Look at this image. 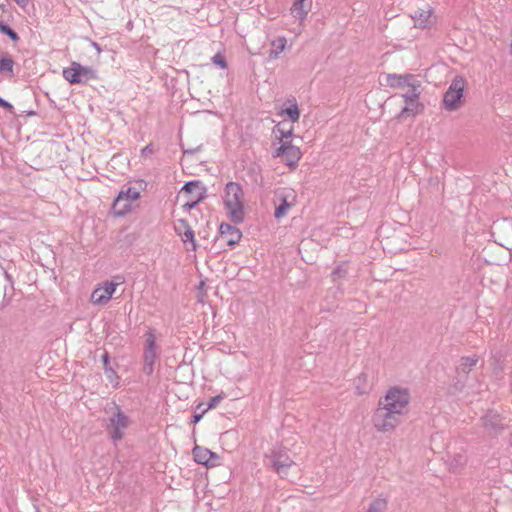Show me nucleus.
Wrapping results in <instances>:
<instances>
[{
  "label": "nucleus",
  "mask_w": 512,
  "mask_h": 512,
  "mask_svg": "<svg viewBox=\"0 0 512 512\" xmlns=\"http://www.w3.org/2000/svg\"><path fill=\"white\" fill-rule=\"evenodd\" d=\"M223 202L230 220L235 224L244 221V191L237 182H228L224 188Z\"/></svg>",
  "instance_id": "f257e3e1"
},
{
  "label": "nucleus",
  "mask_w": 512,
  "mask_h": 512,
  "mask_svg": "<svg viewBox=\"0 0 512 512\" xmlns=\"http://www.w3.org/2000/svg\"><path fill=\"white\" fill-rule=\"evenodd\" d=\"M410 392L407 388L394 386L387 390L384 397H381L378 403L385 408L403 416L410 403Z\"/></svg>",
  "instance_id": "f03ea898"
},
{
  "label": "nucleus",
  "mask_w": 512,
  "mask_h": 512,
  "mask_svg": "<svg viewBox=\"0 0 512 512\" xmlns=\"http://www.w3.org/2000/svg\"><path fill=\"white\" fill-rule=\"evenodd\" d=\"M130 425L129 417L122 411L121 407L114 404V411L108 418L106 424V431L109 435L110 440L117 444L125 436V430Z\"/></svg>",
  "instance_id": "7ed1b4c3"
},
{
  "label": "nucleus",
  "mask_w": 512,
  "mask_h": 512,
  "mask_svg": "<svg viewBox=\"0 0 512 512\" xmlns=\"http://www.w3.org/2000/svg\"><path fill=\"white\" fill-rule=\"evenodd\" d=\"M372 422L375 429L379 432H392L401 422V416L397 413H392L391 410L385 408L378 403L373 416Z\"/></svg>",
  "instance_id": "20e7f679"
},
{
  "label": "nucleus",
  "mask_w": 512,
  "mask_h": 512,
  "mask_svg": "<svg viewBox=\"0 0 512 512\" xmlns=\"http://www.w3.org/2000/svg\"><path fill=\"white\" fill-rule=\"evenodd\" d=\"M267 461L266 466L275 471L281 478L288 475V470L295 462L290 458L286 449H273L269 454L265 455Z\"/></svg>",
  "instance_id": "39448f33"
},
{
  "label": "nucleus",
  "mask_w": 512,
  "mask_h": 512,
  "mask_svg": "<svg viewBox=\"0 0 512 512\" xmlns=\"http://www.w3.org/2000/svg\"><path fill=\"white\" fill-rule=\"evenodd\" d=\"M62 74L70 84H86L90 80L98 79V75L92 67L82 66L75 61L69 67L64 68Z\"/></svg>",
  "instance_id": "423d86ee"
},
{
  "label": "nucleus",
  "mask_w": 512,
  "mask_h": 512,
  "mask_svg": "<svg viewBox=\"0 0 512 512\" xmlns=\"http://www.w3.org/2000/svg\"><path fill=\"white\" fill-rule=\"evenodd\" d=\"M145 345L143 351V373L151 375L154 372L155 362L159 358L158 345L156 343V336L152 330L145 333Z\"/></svg>",
  "instance_id": "0eeeda50"
},
{
  "label": "nucleus",
  "mask_w": 512,
  "mask_h": 512,
  "mask_svg": "<svg viewBox=\"0 0 512 512\" xmlns=\"http://www.w3.org/2000/svg\"><path fill=\"white\" fill-rule=\"evenodd\" d=\"M466 81L461 76H456L443 96V104L446 110L455 111L460 107Z\"/></svg>",
  "instance_id": "6e6552de"
},
{
  "label": "nucleus",
  "mask_w": 512,
  "mask_h": 512,
  "mask_svg": "<svg viewBox=\"0 0 512 512\" xmlns=\"http://www.w3.org/2000/svg\"><path fill=\"white\" fill-rule=\"evenodd\" d=\"M181 192L188 195V200L183 204V208L186 211H190L206 198L207 189L202 185L201 181L194 180L186 182Z\"/></svg>",
  "instance_id": "1a4fd4ad"
},
{
  "label": "nucleus",
  "mask_w": 512,
  "mask_h": 512,
  "mask_svg": "<svg viewBox=\"0 0 512 512\" xmlns=\"http://www.w3.org/2000/svg\"><path fill=\"white\" fill-rule=\"evenodd\" d=\"M274 158H283L285 164L291 168L297 166L302 157L299 147L294 146L291 141H283L273 152Z\"/></svg>",
  "instance_id": "9d476101"
},
{
  "label": "nucleus",
  "mask_w": 512,
  "mask_h": 512,
  "mask_svg": "<svg viewBox=\"0 0 512 512\" xmlns=\"http://www.w3.org/2000/svg\"><path fill=\"white\" fill-rule=\"evenodd\" d=\"M294 198L295 195L292 189H282L276 191L274 200L275 205H277L274 212V217L276 219H280L287 214L288 209L293 204Z\"/></svg>",
  "instance_id": "9b49d317"
},
{
  "label": "nucleus",
  "mask_w": 512,
  "mask_h": 512,
  "mask_svg": "<svg viewBox=\"0 0 512 512\" xmlns=\"http://www.w3.org/2000/svg\"><path fill=\"white\" fill-rule=\"evenodd\" d=\"M117 283L106 281L103 285L95 288L91 294V302L93 304H105L111 298L116 290Z\"/></svg>",
  "instance_id": "f8f14e48"
},
{
  "label": "nucleus",
  "mask_w": 512,
  "mask_h": 512,
  "mask_svg": "<svg viewBox=\"0 0 512 512\" xmlns=\"http://www.w3.org/2000/svg\"><path fill=\"white\" fill-rule=\"evenodd\" d=\"M220 240L224 241L227 245L234 247L237 245L241 238L242 232L237 227L229 224L222 223L219 227Z\"/></svg>",
  "instance_id": "ddd939ff"
},
{
  "label": "nucleus",
  "mask_w": 512,
  "mask_h": 512,
  "mask_svg": "<svg viewBox=\"0 0 512 512\" xmlns=\"http://www.w3.org/2000/svg\"><path fill=\"white\" fill-rule=\"evenodd\" d=\"M481 421L485 429L494 432L495 434L499 433L504 429L503 419L496 412H488L485 416L481 418Z\"/></svg>",
  "instance_id": "4468645a"
},
{
  "label": "nucleus",
  "mask_w": 512,
  "mask_h": 512,
  "mask_svg": "<svg viewBox=\"0 0 512 512\" xmlns=\"http://www.w3.org/2000/svg\"><path fill=\"white\" fill-rule=\"evenodd\" d=\"M312 8V0H294L290 11L292 16L301 23L306 19Z\"/></svg>",
  "instance_id": "2eb2a0df"
},
{
  "label": "nucleus",
  "mask_w": 512,
  "mask_h": 512,
  "mask_svg": "<svg viewBox=\"0 0 512 512\" xmlns=\"http://www.w3.org/2000/svg\"><path fill=\"white\" fill-rule=\"evenodd\" d=\"M412 81H415V76L413 74H388L386 78L387 85L392 88L407 86L408 84H412Z\"/></svg>",
  "instance_id": "dca6fc26"
},
{
  "label": "nucleus",
  "mask_w": 512,
  "mask_h": 512,
  "mask_svg": "<svg viewBox=\"0 0 512 512\" xmlns=\"http://www.w3.org/2000/svg\"><path fill=\"white\" fill-rule=\"evenodd\" d=\"M270 50L268 53V58L270 60H276L279 58L280 54L287 47V39L285 36H278L272 40H270Z\"/></svg>",
  "instance_id": "f3484780"
},
{
  "label": "nucleus",
  "mask_w": 512,
  "mask_h": 512,
  "mask_svg": "<svg viewBox=\"0 0 512 512\" xmlns=\"http://www.w3.org/2000/svg\"><path fill=\"white\" fill-rule=\"evenodd\" d=\"M410 89L403 95V98L405 100V104L420 107V104L417 102L420 91V83L418 81H412V84L407 85Z\"/></svg>",
  "instance_id": "a211bd4d"
},
{
  "label": "nucleus",
  "mask_w": 512,
  "mask_h": 512,
  "mask_svg": "<svg viewBox=\"0 0 512 512\" xmlns=\"http://www.w3.org/2000/svg\"><path fill=\"white\" fill-rule=\"evenodd\" d=\"M101 360L104 366L106 378L109 380L110 383L114 384V386H117L119 384V376L110 365V356L107 351L103 353Z\"/></svg>",
  "instance_id": "6ab92c4d"
},
{
  "label": "nucleus",
  "mask_w": 512,
  "mask_h": 512,
  "mask_svg": "<svg viewBox=\"0 0 512 512\" xmlns=\"http://www.w3.org/2000/svg\"><path fill=\"white\" fill-rule=\"evenodd\" d=\"M286 104H288V107L282 109L280 114L287 115L292 123L297 122L300 118V111L296 99L294 97L287 99Z\"/></svg>",
  "instance_id": "aec40b11"
},
{
  "label": "nucleus",
  "mask_w": 512,
  "mask_h": 512,
  "mask_svg": "<svg viewBox=\"0 0 512 512\" xmlns=\"http://www.w3.org/2000/svg\"><path fill=\"white\" fill-rule=\"evenodd\" d=\"M209 452L210 450L208 448L201 447L198 445H196L192 450L194 460L198 464L204 465L206 467H209V465H211V461L209 460Z\"/></svg>",
  "instance_id": "412c9836"
},
{
  "label": "nucleus",
  "mask_w": 512,
  "mask_h": 512,
  "mask_svg": "<svg viewBox=\"0 0 512 512\" xmlns=\"http://www.w3.org/2000/svg\"><path fill=\"white\" fill-rule=\"evenodd\" d=\"M354 387L357 395H364L369 392L370 385L367 373L362 372L354 379Z\"/></svg>",
  "instance_id": "4be33fe9"
},
{
  "label": "nucleus",
  "mask_w": 512,
  "mask_h": 512,
  "mask_svg": "<svg viewBox=\"0 0 512 512\" xmlns=\"http://www.w3.org/2000/svg\"><path fill=\"white\" fill-rule=\"evenodd\" d=\"M432 10L428 7L427 9H418L414 12L413 18L420 27H427L431 24Z\"/></svg>",
  "instance_id": "5701e85b"
},
{
  "label": "nucleus",
  "mask_w": 512,
  "mask_h": 512,
  "mask_svg": "<svg viewBox=\"0 0 512 512\" xmlns=\"http://www.w3.org/2000/svg\"><path fill=\"white\" fill-rule=\"evenodd\" d=\"M112 210L115 216L122 217L131 212L132 210V201L127 200V198L120 199L119 205H116V198L112 204Z\"/></svg>",
  "instance_id": "b1692460"
},
{
  "label": "nucleus",
  "mask_w": 512,
  "mask_h": 512,
  "mask_svg": "<svg viewBox=\"0 0 512 512\" xmlns=\"http://www.w3.org/2000/svg\"><path fill=\"white\" fill-rule=\"evenodd\" d=\"M139 197L140 192L136 188L124 185L116 197V205H119L122 198H127V200L133 202L139 199Z\"/></svg>",
  "instance_id": "393cba45"
},
{
  "label": "nucleus",
  "mask_w": 512,
  "mask_h": 512,
  "mask_svg": "<svg viewBox=\"0 0 512 512\" xmlns=\"http://www.w3.org/2000/svg\"><path fill=\"white\" fill-rule=\"evenodd\" d=\"M273 133L278 134L277 138L282 144L283 141H291L290 138L293 135V127L289 126L286 128L284 123H279L274 127Z\"/></svg>",
  "instance_id": "a878e982"
},
{
  "label": "nucleus",
  "mask_w": 512,
  "mask_h": 512,
  "mask_svg": "<svg viewBox=\"0 0 512 512\" xmlns=\"http://www.w3.org/2000/svg\"><path fill=\"white\" fill-rule=\"evenodd\" d=\"M477 362H478L477 356L462 357L460 360V365H459L458 369L461 372L468 374L471 371V369L477 364Z\"/></svg>",
  "instance_id": "bb28decb"
},
{
  "label": "nucleus",
  "mask_w": 512,
  "mask_h": 512,
  "mask_svg": "<svg viewBox=\"0 0 512 512\" xmlns=\"http://www.w3.org/2000/svg\"><path fill=\"white\" fill-rule=\"evenodd\" d=\"M182 240L183 242H189L191 244V248H187L188 251H195L197 248V244L194 237V231L191 227L186 226V230L182 232Z\"/></svg>",
  "instance_id": "cd10ccee"
},
{
  "label": "nucleus",
  "mask_w": 512,
  "mask_h": 512,
  "mask_svg": "<svg viewBox=\"0 0 512 512\" xmlns=\"http://www.w3.org/2000/svg\"><path fill=\"white\" fill-rule=\"evenodd\" d=\"M13 65L14 62L10 57H2L0 59V73L11 75L13 72Z\"/></svg>",
  "instance_id": "c85d7f7f"
},
{
  "label": "nucleus",
  "mask_w": 512,
  "mask_h": 512,
  "mask_svg": "<svg viewBox=\"0 0 512 512\" xmlns=\"http://www.w3.org/2000/svg\"><path fill=\"white\" fill-rule=\"evenodd\" d=\"M386 509H387L386 500L377 498L370 503L367 512H384Z\"/></svg>",
  "instance_id": "c756f323"
},
{
  "label": "nucleus",
  "mask_w": 512,
  "mask_h": 512,
  "mask_svg": "<svg viewBox=\"0 0 512 512\" xmlns=\"http://www.w3.org/2000/svg\"><path fill=\"white\" fill-rule=\"evenodd\" d=\"M346 275H347V267H346L345 263L337 265L333 269L332 274H331L333 281L343 279L346 277Z\"/></svg>",
  "instance_id": "7c9ffc66"
},
{
  "label": "nucleus",
  "mask_w": 512,
  "mask_h": 512,
  "mask_svg": "<svg viewBox=\"0 0 512 512\" xmlns=\"http://www.w3.org/2000/svg\"><path fill=\"white\" fill-rule=\"evenodd\" d=\"M212 62L213 64L219 66L220 68L222 69H226L227 68V61H226V58L224 55H222L221 53H217L215 54L213 57H212Z\"/></svg>",
  "instance_id": "2f4dec72"
},
{
  "label": "nucleus",
  "mask_w": 512,
  "mask_h": 512,
  "mask_svg": "<svg viewBox=\"0 0 512 512\" xmlns=\"http://www.w3.org/2000/svg\"><path fill=\"white\" fill-rule=\"evenodd\" d=\"M186 226L187 227H191L188 223L187 220L185 219H179L177 221V224L175 225V232L179 235V236H182V232H184L186 230Z\"/></svg>",
  "instance_id": "473e14b6"
},
{
  "label": "nucleus",
  "mask_w": 512,
  "mask_h": 512,
  "mask_svg": "<svg viewBox=\"0 0 512 512\" xmlns=\"http://www.w3.org/2000/svg\"><path fill=\"white\" fill-rule=\"evenodd\" d=\"M419 112V107L411 106L406 104L399 114V117H403L405 114L414 116Z\"/></svg>",
  "instance_id": "72a5a7b5"
},
{
  "label": "nucleus",
  "mask_w": 512,
  "mask_h": 512,
  "mask_svg": "<svg viewBox=\"0 0 512 512\" xmlns=\"http://www.w3.org/2000/svg\"><path fill=\"white\" fill-rule=\"evenodd\" d=\"M223 398H224V394H223V393H221V394H219V395H216V396L212 397V398L209 400L208 404H207V408H205V409H206V411H208L209 409L215 408V407L220 403V401H221Z\"/></svg>",
  "instance_id": "f704fd0d"
},
{
  "label": "nucleus",
  "mask_w": 512,
  "mask_h": 512,
  "mask_svg": "<svg viewBox=\"0 0 512 512\" xmlns=\"http://www.w3.org/2000/svg\"><path fill=\"white\" fill-rule=\"evenodd\" d=\"M0 32L8 35L13 41H16L18 39L17 34L10 27L4 24H0Z\"/></svg>",
  "instance_id": "c9c22d12"
},
{
  "label": "nucleus",
  "mask_w": 512,
  "mask_h": 512,
  "mask_svg": "<svg viewBox=\"0 0 512 512\" xmlns=\"http://www.w3.org/2000/svg\"><path fill=\"white\" fill-rule=\"evenodd\" d=\"M209 460L211 461V465H209V467H215L219 464V461H220V456L218 454H216L215 452H212L210 450L209 452Z\"/></svg>",
  "instance_id": "e433bc0d"
},
{
  "label": "nucleus",
  "mask_w": 512,
  "mask_h": 512,
  "mask_svg": "<svg viewBox=\"0 0 512 512\" xmlns=\"http://www.w3.org/2000/svg\"><path fill=\"white\" fill-rule=\"evenodd\" d=\"M206 409H203L200 413H197L195 412L193 415H192V419H191V423L192 424H196L198 423L202 417L204 416V414L206 413Z\"/></svg>",
  "instance_id": "4c0bfd02"
},
{
  "label": "nucleus",
  "mask_w": 512,
  "mask_h": 512,
  "mask_svg": "<svg viewBox=\"0 0 512 512\" xmlns=\"http://www.w3.org/2000/svg\"><path fill=\"white\" fill-rule=\"evenodd\" d=\"M151 153H153L152 144L145 146L141 151L142 156H145V155H148Z\"/></svg>",
  "instance_id": "58836bf2"
},
{
  "label": "nucleus",
  "mask_w": 512,
  "mask_h": 512,
  "mask_svg": "<svg viewBox=\"0 0 512 512\" xmlns=\"http://www.w3.org/2000/svg\"><path fill=\"white\" fill-rule=\"evenodd\" d=\"M0 106L5 107V108H11V105L1 98H0Z\"/></svg>",
  "instance_id": "ea45409f"
},
{
  "label": "nucleus",
  "mask_w": 512,
  "mask_h": 512,
  "mask_svg": "<svg viewBox=\"0 0 512 512\" xmlns=\"http://www.w3.org/2000/svg\"><path fill=\"white\" fill-rule=\"evenodd\" d=\"M18 4L20 5H25L27 4L28 0H15Z\"/></svg>",
  "instance_id": "a19ab883"
},
{
  "label": "nucleus",
  "mask_w": 512,
  "mask_h": 512,
  "mask_svg": "<svg viewBox=\"0 0 512 512\" xmlns=\"http://www.w3.org/2000/svg\"><path fill=\"white\" fill-rule=\"evenodd\" d=\"M197 149H190V150H184V154H192L196 151Z\"/></svg>",
  "instance_id": "79ce46f5"
},
{
  "label": "nucleus",
  "mask_w": 512,
  "mask_h": 512,
  "mask_svg": "<svg viewBox=\"0 0 512 512\" xmlns=\"http://www.w3.org/2000/svg\"><path fill=\"white\" fill-rule=\"evenodd\" d=\"M203 406V403L198 404L197 409H200Z\"/></svg>",
  "instance_id": "37998d69"
},
{
  "label": "nucleus",
  "mask_w": 512,
  "mask_h": 512,
  "mask_svg": "<svg viewBox=\"0 0 512 512\" xmlns=\"http://www.w3.org/2000/svg\"><path fill=\"white\" fill-rule=\"evenodd\" d=\"M35 512H41L38 508H36Z\"/></svg>",
  "instance_id": "c03bdc74"
}]
</instances>
